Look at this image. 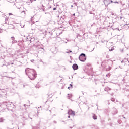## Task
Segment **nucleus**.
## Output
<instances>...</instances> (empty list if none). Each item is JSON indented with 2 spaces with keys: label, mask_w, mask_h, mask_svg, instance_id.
<instances>
[{
  "label": "nucleus",
  "mask_w": 129,
  "mask_h": 129,
  "mask_svg": "<svg viewBox=\"0 0 129 129\" xmlns=\"http://www.w3.org/2000/svg\"><path fill=\"white\" fill-rule=\"evenodd\" d=\"M25 72L31 80H34L37 77V73L33 69L27 68L25 70Z\"/></svg>",
  "instance_id": "1"
},
{
  "label": "nucleus",
  "mask_w": 129,
  "mask_h": 129,
  "mask_svg": "<svg viewBox=\"0 0 129 129\" xmlns=\"http://www.w3.org/2000/svg\"><path fill=\"white\" fill-rule=\"evenodd\" d=\"M79 59L80 60V61H81V62H84V61H85V60H86V56H85V54L82 53L79 57Z\"/></svg>",
  "instance_id": "2"
},
{
  "label": "nucleus",
  "mask_w": 129,
  "mask_h": 129,
  "mask_svg": "<svg viewBox=\"0 0 129 129\" xmlns=\"http://www.w3.org/2000/svg\"><path fill=\"white\" fill-rule=\"evenodd\" d=\"M52 97H53L52 94H50V95H49L47 97L48 101H51V100H52Z\"/></svg>",
  "instance_id": "3"
},
{
  "label": "nucleus",
  "mask_w": 129,
  "mask_h": 129,
  "mask_svg": "<svg viewBox=\"0 0 129 129\" xmlns=\"http://www.w3.org/2000/svg\"><path fill=\"white\" fill-rule=\"evenodd\" d=\"M68 113L70 115H75V112L72 111V110H69Z\"/></svg>",
  "instance_id": "4"
},
{
  "label": "nucleus",
  "mask_w": 129,
  "mask_h": 129,
  "mask_svg": "<svg viewBox=\"0 0 129 129\" xmlns=\"http://www.w3.org/2000/svg\"><path fill=\"white\" fill-rule=\"evenodd\" d=\"M72 68L74 70H77V69L78 68V66L77 64H74Z\"/></svg>",
  "instance_id": "5"
},
{
  "label": "nucleus",
  "mask_w": 129,
  "mask_h": 129,
  "mask_svg": "<svg viewBox=\"0 0 129 129\" xmlns=\"http://www.w3.org/2000/svg\"><path fill=\"white\" fill-rule=\"evenodd\" d=\"M93 119H97V116H96V115H93Z\"/></svg>",
  "instance_id": "6"
},
{
  "label": "nucleus",
  "mask_w": 129,
  "mask_h": 129,
  "mask_svg": "<svg viewBox=\"0 0 129 129\" xmlns=\"http://www.w3.org/2000/svg\"><path fill=\"white\" fill-rule=\"evenodd\" d=\"M9 16L13 15L12 13H9Z\"/></svg>",
  "instance_id": "7"
},
{
  "label": "nucleus",
  "mask_w": 129,
  "mask_h": 129,
  "mask_svg": "<svg viewBox=\"0 0 129 129\" xmlns=\"http://www.w3.org/2000/svg\"><path fill=\"white\" fill-rule=\"evenodd\" d=\"M56 8H53V11H55V10H56Z\"/></svg>",
  "instance_id": "8"
},
{
  "label": "nucleus",
  "mask_w": 129,
  "mask_h": 129,
  "mask_svg": "<svg viewBox=\"0 0 129 129\" xmlns=\"http://www.w3.org/2000/svg\"><path fill=\"white\" fill-rule=\"evenodd\" d=\"M13 38V40H15V38L14 37H12Z\"/></svg>",
  "instance_id": "9"
},
{
  "label": "nucleus",
  "mask_w": 129,
  "mask_h": 129,
  "mask_svg": "<svg viewBox=\"0 0 129 129\" xmlns=\"http://www.w3.org/2000/svg\"><path fill=\"white\" fill-rule=\"evenodd\" d=\"M71 7H72V8H73V5H71Z\"/></svg>",
  "instance_id": "10"
},
{
  "label": "nucleus",
  "mask_w": 129,
  "mask_h": 129,
  "mask_svg": "<svg viewBox=\"0 0 129 129\" xmlns=\"http://www.w3.org/2000/svg\"><path fill=\"white\" fill-rule=\"evenodd\" d=\"M111 3H113V1H111Z\"/></svg>",
  "instance_id": "11"
},
{
  "label": "nucleus",
  "mask_w": 129,
  "mask_h": 129,
  "mask_svg": "<svg viewBox=\"0 0 129 129\" xmlns=\"http://www.w3.org/2000/svg\"><path fill=\"white\" fill-rule=\"evenodd\" d=\"M68 118H70V116H68Z\"/></svg>",
  "instance_id": "12"
},
{
  "label": "nucleus",
  "mask_w": 129,
  "mask_h": 129,
  "mask_svg": "<svg viewBox=\"0 0 129 129\" xmlns=\"http://www.w3.org/2000/svg\"><path fill=\"white\" fill-rule=\"evenodd\" d=\"M73 16H75V13H74V14H73Z\"/></svg>",
  "instance_id": "13"
},
{
  "label": "nucleus",
  "mask_w": 129,
  "mask_h": 129,
  "mask_svg": "<svg viewBox=\"0 0 129 129\" xmlns=\"http://www.w3.org/2000/svg\"><path fill=\"white\" fill-rule=\"evenodd\" d=\"M121 63H123V61H121Z\"/></svg>",
  "instance_id": "14"
}]
</instances>
